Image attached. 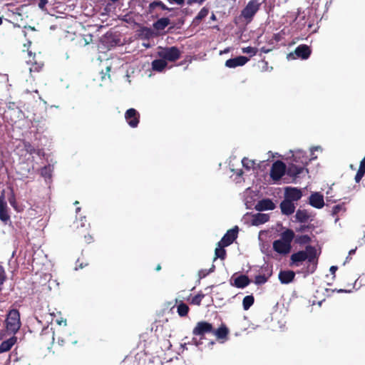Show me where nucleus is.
Here are the masks:
<instances>
[{"instance_id":"f257e3e1","label":"nucleus","mask_w":365,"mask_h":365,"mask_svg":"<svg viewBox=\"0 0 365 365\" xmlns=\"http://www.w3.org/2000/svg\"><path fill=\"white\" fill-rule=\"evenodd\" d=\"M305 262L302 273L310 274L315 272L318 264L317 250L312 245H307L305 250H300L293 253L290 257V265L299 267Z\"/></svg>"},{"instance_id":"f03ea898","label":"nucleus","mask_w":365,"mask_h":365,"mask_svg":"<svg viewBox=\"0 0 365 365\" xmlns=\"http://www.w3.org/2000/svg\"><path fill=\"white\" fill-rule=\"evenodd\" d=\"M294 232L292 230L287 229L280 235V239L273 242V250L280 255H287L292 249V242L294 238Z\"/></svg>"},{"instance_id":"7ed1b4c3","label":"nucleus","mask_w":365,"mask_h":365,"mask_svg":"<svg viewBox=\"0 0 365 365\" xmlns=\"http://www.w3.org/2000/svg\"><path fill=\"white\" fill-rule=\"evenodd\" d=\"M213 331V326L212 324L205 322L200 321L197 322L192 330V334L195 336H199V339L196 337L192 338V342L198 346L202 344V340L205 339V335L210 334Z\"/></svg>"},{"instance_id":"20e7f679","label":"nucleus","mask_w":365,"mask_h":365,"mask_svg":"<svg viewBox=\"0 0 365 365\" xmlns=\"http://www.w3.org/2000/svg\"><path fill=\"white\" fill-rule=\"evenodd\" d=\"M5 322L6 331L14 335L19 330L21 325L19 312L17 309L9 311Z\"/></svg>"},{"instance_id":"39448f33","label":"nucleus","mask_w":365,"mask_h":365,"mask_svg":"<svg viewBox=\"0 0 365 365\" xmlns=\"http://www.w3.org/2000/svg\"><path fill=\"white\" fill-rule=\"evenodd\" d=\"M29 58L26 60V63L29 66V73L31 77L35 80L36 74L41 72L43 69L44 63L41 61L40 56H36V53H32L31 51L28 52Z\"/></svg>"},{"instance_id":"423d86ee","label":"nucleus","mask_w":365,"mask_h":365,"mask_svg":"<svg viewBox=\"0 0 365 365\" xmlns=\"http://www.w3.org/2000/svg\"><path fill=\"white\" fill-rule=\"evenodd\" d=\"M158 56L163 58L166 62H175L180 58L181 52L176 46L160 48L158 51Z\"/></svg>"},{"instance_id":"0eeeda50","label":"nucleus","mask_w":365,"mask_h":365,"mask_svg":"<svg viewBox=\"0 0 365 365\" xmlns=\"http://www.w3.org/2000/svg\"><path fill=\"white\" fill-rule=\"evenodd\" d=\"M262 2L259 0H250L241 11V16L247 22H250L259 10Z\"/></svg>"},{"instance_id":"6e6552de","label":"nucleus","mask_w":365,"mask_h":365,"mask_svg":"<svg viewBox=\"0 0 365 365\" xmlns=\"http://www.w3.org/2000/svg\"><path fill=\"white\" fill-rule=\"evenodd\" d=\"M286 173V165L281 160L275 161L270 169V178L274 181L279 180Z\"/></svg>"},{"instance_id":"1a4fd4ad","label":"nucleus","mask_w":365,"mask_h":365,"mask_svg":"<svg viewBox=\"0 0 365 365\" xmlns=\"http://www.w3.org/2000/svg\"><path fill=\"white\" fill-rule=\"evenodd\" d=\"M307 165V161L306 158H304V160L301 161V164L290 163H289L288 167H286V173L287 175L296 178L304 171Z\"/></svg>"},{"instance_id":"9d476101","label":"nucleus","mask_w":365,"mask_h":365,"mask_svg":"<svg viewBox=\"0 0 365 365\" xmlns=\"http://www.w3.org/2000/svg\"><path fill=\"white\" fill-rule=\"evenodd\" d=\"M0 220L4 225H7L9 222H11L9 208L5 200L4 191L0 195Z\"/></svg>"},{"instance_id":"9b49d317","label":"nucleus","mask_w":365,"mask_h":365,"mask_svg":"<svg viewBox=\"0 0 365 365\" xmlns=\"http://www.w3.org/2000/svg\"><path fill=\"white\" fill-rule=\"evenodd\" d=\"M238 231L239 228L237 226H235L232 229L227 230L221 240L218 242L219 244L227 247L230 245L237 238Z\"/></svg>"},{"instance_id":"f8f14e48","label":"nucleus","mask_w":365,"mask_h":365,"mask_svg":"<svg viewBox=\"0 0 365 365\" xmlns=\"http://www.w3.org/2000/svg\"><path fill=\"white\" fill-rule=\"evenodd\" d=\"M125 118L131 128H136L140 122V113L135 108H129L125 111Z\"/></svg>"},{"instance_id":"ddd939ff","label":"nucleus","mask_w":365,"mask_h":365,"mask_svg":"<svg viewBox=\"0 0 365 365\" xmlns=\"http://www.w3.org/2000/svg\"><path fill=\"white\" fill-rule=\"evenodd\" d=\"M302 196L301 190L297 187H287L285 188L284 198L292 202L299 200Z\"/></svg>"},{"instance_id":"4468645a","label":"nucleus","mask_w":365,"mask_h":365,"mask_svg":"<svg viewBox=\"0 0 365 365\" xmlns=\"http://www.w3.org/2000/svg\"><path fill=\"white\" fill-rule=\"evenodd\" d=\"M249 61V58L240 56L233 58H230L225 61V66L228 68H236L244 66Z\"/></svg>"},{"instance_id":"2eb2a0df","label":"nucleus","mask_w":365,"mask_h":365,"mask_svg":"<svg viewBox=\"0 0 365 365\" xmlns=\"http://www.w3.org/2000/svg\"><path fill=\"white\" fill-rule=\"evenodd\" d=\"M275 207L276 206L272 200L266 198L259 200L255 205V208L257 211H264L272 210L275 208Z\"/></svg>"},{"instance_id":"dca6fc26","label":"nucleus","mask_w":365,"mask_h":365,"mask_svg":"<svg viewBox=\"0 0 365 365\" xmlns=\"http://www.w3.org/2000/svg\"><path fill=\"white\" fill-rule=\"evenodd\" d=\"M309 204L317 209L322 208L324 206V197L319 192H314L309 196Z\"/></svg>"},{"instance_id":"f3484780","label":"nucleus","mask_w":365,"mask_h":365,"mask_svg":"<svg viewBox=\"0 0 365 365\" xmlns=\"http://www.w3.org/2000/svg\"><path fill=\"white\" fill-rule=\"evenodd\" d=\"M346 210L347 209L345 202H341L332 207L331 215L335 217V222L339 221L340 217L344 215Z\"/></svg>"},{"instance_id":"a211bd4d","label":"nucleus","mask_w":365,"mask_h":365,"mask_svg":"<svg viewBox=\"0 0 365 365\" xmlns=\"http://www.w3.org/2000/svg\"><path fill=\"white\" fill-rule=\"evenodd\" d=\"M312 51L306 44L298 46L294 50V54L302 59H307L311 55Z\"/></svg>"},{"instance_id":"6ab92c4d","label":"nucleus","mask_w":365,"mask_h":365,"mask_svg":"<svg viewBox=\"0 0 365 365\" xmlns=\"http://www.w3.org/2000/svg\"><path fill=\"white\" fill-rule=\"evenodd\" d=\"M280 209L282 214L289 215L294 213L295 205L293 202L284 198L280 203Z\"/></svg>"},{"instance_id":"aec40b11","label":"nucleus","mask_w":365,"mask_h":365,"mask_svg":"<svg viewBox=\"0 0 365 365\" xmlns=\"http://www.w3.org/2000/svg\"><path fill=\"white\" fill-rule=\"evenodd\" d=\"M278 277L282 284H287L294 280L295 272L292 270H282L279 272Z\"/></svg>"},{"instance_id":"412c9836","label":"nucleus","mask_w":365,"mask_h":365,"mask_svg":"<svg viewBox=\"0 0 365 365\" xmlns=\"http://www.w3.org/2000/svg\"><path fill=\"white\" fill-rule=\"evenodd\" d=\"M269 220V215L264 213H256L252 215L251 224L254 226L262 225Z\"/></svg>"},{"instance_id":"4be33fe9","label":"nucleus","mask_w":365,"mask_h":365,"mask_svg":"<svg viewBox=\"0 0 365 365\" xmlns=\"http://www.w3.org/2000/svg\"><path fill=\"white\" fill-rule=\"evenodd\" d=\"M251 281L245 274H241L234 279L232 285L237 288L243 289L250 284Z\"/></svg>"},{"instance_id":"5701e85b","label":"nucleus","mask_w":365,"mask_h":365,"mask_svg":"<svg viewBox=\"0 0 365 365\" xmlns=\"http://www.w3.org/2000/svg\"><path fill=\"white\" fill-rule=\"evenodd\" d=\"M159 8L163 11H172V8H168L163 1L160 0L154 1L150 3L148 8V13L153 14L155 12V9Z\"/></svg>"},{"instance_id":"b1692460","label":"nucleus","mask_w":365,"mask_h":365,"mask_svg":"<svg viewBox=\"0 0 365 365\" xmlns=\"http://www.w3.org/2000/svg\"><path fill=\"white\" fill-rule=\"evenodd\" d=\"M215 336H216L217 339H221L222 341L227 340L229 334V329L225 325L222 324L218 329H215L213 328V331L212 332Z\"/></svg>"},{"instance_id":"393cba45","label":"nucleus","mask_w":365,"mask_h":365,"mask_svg":"<svg viewBox=\"0 0 365 365\" xmlns=\"http://www.w3.org/2000/svg\"><path fill=\"white\" fill-rule=\"evenodd\" d=\"M16 341L17 337L14 335L11 336L9 339L3 341L0 344V353L9 351Z\"/></svg>"},{"instance_id":"a878e982","label":"nucleus","mask_w":365,"mask_h":365,"mask_svg":"<svg viewBox=\"0 0 365 365\" xmlns=\"http://www.w3.org/2000/svg\"><path fill=\"white\" fill-rule=\"evenodd\" d=\"M152 69L154 71L162 72L168 66V63L163 59H155L151 63Z\"/></svg>"},{"instance_id":"bb28decb","label":"nucleus","mask_w":365,"mask_h":365,"mask_svg":"<svg viewBox=\"0 0 365 365\" xmlns=\"http://www.w3.org/2000/svg\"><path fill=\"white\" fill-rule=\"evenodd\" d=\"M170 21L168 18H161L154 22L153 28L157 31L164 30L169 24Z\"/></svg>"},{"instance_id":"cd10ccee","label":"nucleus","mask_w":365,"mask_h":365,"mask_svg":"<svg viewBox=\"0 0 365 365\" xmlns=\"http://www.w3.org/2000/svg\"><path fill=\"white\" fill-rule=\"evenodd\" d=\"M226 246H222V245L217 243V247L215 248V257L214 260H216L217 258H220L221 259H225L226 257V250H225V247Z\"/></svg>"},{"instance_id":"c85d7f7f","label":"nucleus","mask_w":365,"mask_h":365,"mask_svg":"<svg viewBox=\"0 0 365 365\" xmlns=\"http://www.w3.org/2000/svg\"><path fill=\"white\" fill-rule=\"evenodd\" d=\"M208 13L209 9L207 7H203L201 9L197 15L194 18L192 24L195 25H198L200 22L208 15Z\"/></svg>"},{"instance_id":"c756f323","label":"nucleus","mask_w":365,"mask_h":365,"mask_svg":"<svg viewBox=\"0 0 365 365\" xmlns=\"http://www.w3.org/2000/svg\"><path fill=\"white\" fill-rule=\"evenodd\" d=\"M295 217L299 222H307L309 218V215L306 210H298L296 212Z\"/></svg>"},{"instance_id":"7c9ffc66","label":"nucleus","mask_w":365,"mask_h":365,"mask_svg":"<svg viewBox=\"0 0 365 365\" xmlns=\"http://www.w3.org/2000/svg\"><path fill=\"white\" fill-rule=\"evenodd\" d=\"M189 307L184 302H180L177 307V312L181 317H186L189 312Z\"/></svg>"},{"instance_id":"2f4dec72","label":"nucleus","mask_w":365,"mask_h":365,"mask_svg":"<svg viewBox=\"0 0 365 365\" xmlns=\"http://www.w3.org/2000/svg\"><path fill=\"white\" fill-rule=\"evenodd\" d=\"M24 148L26 152L30 155L37 154L40 155L41 150L39 149H36L29 142L24 141Z\"/></svg>"},{"instance_id":"473e14b6","label":"nucleus","mask_w":365,"mask_h":365,"mask_svg":"<svg viewBox=\"0 0 365 365\" xmlns=\"http://www.w3.org/2000/svg\"><path fill=\"white\" fill-rule=\"evenodd\" d=\"M255 298L252 295L245 296L242 300V306L245 310H248L254 304Z\"/></svg>"},{"instance_id":"72a5a7b5","label":"nucleus","mask_w":365,"mask_h":365,"mask_svg":"<svg viewBox=\"0 0 365 365\" xmlns=\"http://www.w3.org/2000/svg\"><path fill=\"white\" fill-rule=\"evenodd\" d=\"M304 158H306L307 161L308 162L307 157L304 156L302 153H296L292 155V163H294V164H301V161L304 160Z\"/></svg>"},{"instance_id":"f704fd0d","label":"nucleus","mask_w":365,"mask_h":365,"mask_svg":"<svg viewBox=\"0 0 365 365\" xmlns=\"http://www.w3.org/2000/svg\"><path fill=\"white\" fill-rule=\"evenodd\" d=\"M311 242V237L307 235L297 236L295 242L299 245H306Z\"/></svg>"},{"instance_id":"c9c22d12","label":"nucleus","mask_w":365,"mask_h":365,"mask_svg":"<svg viewBox=\"0 0 365 365\" xmlns=\"http://www.w3.org/2000/svg\"><path fill=\"white\" fill-rule=\"evenodd\" d=\"M7 280V275L4 267L0 264V292L3 290V285Z\"/></svg>"},{"instance_id":"e433bc0d","label":"nucleus","mask_w":365,"mask_h":365,"mask_svg":"<svg viewBox=\"0 0 365 365\" xmlns=\"http://www.w3.org/2000/svg\"><path fill=\"white\" fill-rule=\"evenodd\" d=\"M205 295L202 292L198 293L197 295L192 297L190 302L191 304L200 306L201 304V302H202V299L205 297Z\"/></svg>"},{"instance_id":"4c0bfd02","label":"nucleus","mask_w":365,"mask_h":365,"mask_svg":"<svg viewBox=\"0 0 365 365\" xmlns=\"http://www.w3.org/2000/svg\"><path fill=\"white\" fill-rule=\"evenodd\" d=\"M242 166L247 170H250L251 168L255 165V162L252 160H250L247 158H243L242 160Z\"/></svg>"},{"instance_id":"58836bf2","label":"nucleus","mask_w":365,"mask_h":365,"mask_svg":"<svg viewBox=\"0 0 365 365\" xmlns=\"http://www.w3.org/2000/svg\"><path fill=\"white\" fill-rule=\"evenodd\" d=\"M269 279V276H266L265 274H258L255 277V283L256 284H263L267 282Z\"/></svg>"},{"instance_id":"ea45409f","label":"nucleus","mask_w":365,"mask_h":365,"mask_svg":"<svg viewBox=\"0 0 365 365\" xmlns=\"http://www.w3.org/2000/svg\"><path fill=\"white\" fill-rule=\"evenodd\" d=\"M9 202L10 203V205L12 206V207L16 210V211H20L19 209H18V206H17V202H16V196H15V194L14 192V190L13 189H11V195L9 197Z\"/></svg>"},{"instance_id":"a19ab883","label":"nucleus","mask_w":365,"mask_h":365,"mask_svg":"<svg viewBox=\"0 0 365 365\" xmlns=\"http://www.w3.org/2000/svg\"><path fill=\"white\" fill-rule=\"evenodd\" d=\"M41 175L45 178H51V170L50 166H44L41 169L40 171Z\"/></svg>"},{"instance_id":"79ce46f5","label":"nucleus","mask_w":365,"mask_h":365,"mask_svg":"<svg viewBox=\"0 0 365 365\" xmlns=\"http://www.w3.org/2000/svg\"><path fill=\"white\" fill-rule=\"evenodd\" d=\"M242 53H249L250 54V56H255L258 51V49L255 47L247 46L242 48Z\"/></svg>"},{"instance_id":"37998d69","label":"nucleus","mask_w":365,"mask_h":365,"mask_svg":"<svg viewBox=\"0 0 365 365\" xmlns=\"http://www.w3.org/2000/svg\"><path fill=\"white\" fill-rule=\"evenodd\" d=\"M215 269V266L214 264L212 265V267H210V269L207 270V269H202L199 272V276L200 278H203V277H205L207 274H209L210 273L214 272Z\"/></svg>"},{"instance_id":"c03bdc74","label":"nucleus","mask_w":365,"mask_h":365,"mask_svg":"<svg viewBox=\"0 0 365 365\" xmlns=\"http://www.w3.org/2000/svg\"><path fill=\"white\" fill-rule=\"evenodd\" d=\"M364 174L365 171L359 168L354 178L356 182L359 183L364 177Z\"/></svg>"},{"instance_id":"a18cd8bd","label":"nucleus","mask_w":365,"mask_h":365,"mask_svg":"<svg viewBox=\"0 0 365 365\" xmlns=\"http://www.w3.org/2000/svg\"><path fill=\"white\" fill-rule=\"evenodd\" d=\"M110 71V66H107L106 68V71L105 72L103 71H101V74H102L101 78H102V80L105 79L106 76H108V78H110V73H109Z\"/></svg>"},{"instance_id":"49530a36","label":"nucleus","mask_w":365,"mask_h":365,"mask_svg":"<svg viewBox=\"0 0 365 365\" xmlns=\"http://www.w3.org/2000/svg\"><path fill=\"white\" fill-rule=\"evenodd\" d=\"M47 3H48V0H39L38 7L41 10H45L46 9V5L47 4Z\"/></svg>"},{"instance_id":"de8ad7c7","label":"nucleus","mask_w":365,"mask_h":365,"mask_svg":"<svg viewBox=\"0 0 365 365\" xmlns=\"http://www.w3.org/2000/svg\"><path fill=\"white\" fill-rule=\"evenodd\" d=\"M83 237L86 243L89 244L92 242L93 237L91 235H84Z\"/></svg>"},{"instance_id":"09e8293b","label":"nucleus","mask_w":365,"mask_h":365,"mask_svg":"<svg viewBox=\"0 0 365 365\" xmlns=\"http://www.w3.org/2000/svg\"><path fill=\"white\" fill-rule=\"evenodd\" d=\"M205 0H188L187 4L191 5L192 4H202Z\"/></svg>"},{"instance_id":"8fccbe9b","label":"nucleus","mask_w":365,"mask_h":365,"mask_svg":"<svg viewBox=\"0 0 365 365\" xmlns=\"http://www.w3.org/2000/svg\"><path fill=\"white\" fill-rule=\"evenodd\" d=\"M232 170L236 174V175H237L239 177H242L244 174V172L242 169Z\"/></svg>"},{"instance_id":"3c124183","label":"nucleus","mask_w":365,"mask_h":365,"mask_svg":"<svg viewBox=\"0 0 365 365\" xmlns=\"http://www.w3.org/2000/svg\"><path fill=\"white\" fill-rule=\"evenodd\" d=\"M308 228H309V226L301 225L299 228L297 229V232H304Z\"/></svg>"},{"instance_id":"603ef678","label":"nucleus","mask_w":365,"mask_h":365,"mask_svg":"<svg viewBox=\"0 0 365 365\" xmlns=\"http://www.w3.org/2000/svg\"><path fill=\"white\" fill-rule=\"evenodd\" d=\"M359 169L365 171V157L360 162Z\"/></svg>"},{"instance_id":"864d4df0","label":"nucleus","mask_w":365,"mask_h":365,"mask_svg":"<svg viewBox=\"0 0 365 365\" xmlns=\"http://www.w3.org/2000/svg\"><path fill=\"white\" fill-rule=\"evenodd\" d=\"M168 1L170 3L175 2L178 5H182L185 2V0H168Z\"/></svg>"},{"instance_id":"5fc2aeb1","label":"nucleus","mask_w":365,"mask_h":365,"mask_svg":"<svg viewBox=\"0 0 365 365\" xmlns=\"http://www.w3.org/2000/svg\"><path fill=\"white\" fill-rule=\"evenodd\" d=\"M145 356V354L143 353V352H140V353H138L136 355H135V359H140L141 358H143V356Z\"/></svg>"},{"instance_id":"6e6d98bb","label":"nucleus","mask_w":365,"mask_h":365,"mask_svg":"<svg viewBox=\"0 0 365 365\" xmlns=\"http://www.w3.org/2000/svg\"><path fill=\"white\" fill-rule=\"evenodd\" d=\"M337 270V267L336 266H331L330 267V272L331 274H334L335 272Z\"/></svg>"},{"instance_id":"4d7b16f0","label":"nucleus","mask_w":365,"mask_h":365,"mask_svg":"<svg viewBox=\"0 0 365 365\" xmlns=\"http://www.w3.org/2000/svg\"><path fill=\"white\" fill-rule=\"evenodd\" d=\"M260 50H261L262 52L265 53H268L269 51V49H267L265 47L261 48Z\"/></svg>"},{"instance_id":"13d9d810","label":"nucleus","mask_w":365,"mask_h":365,"mask_svg":"<svg viewBox=\"0 0 365 365\" xmlns=\"http://www.w3.org/2000/svg\"><path fill=\"white\" fill-rule=\"evenodd\" d=\"M337 292H339V293H345V292H347V290L343 289H340L337 290Z\"/></svg>"},{"instance_id":"bf43d9fd","label":"nucleus","mask_w":365,"mask_h":365,"mask_svg":"<svg viewBox=\"0 0 365 365\" xmlns=\"http://www.w3.org/2000/svg\"><path fill=\"white\" fill-rule=\"evenodd\" d=\"M356 252V249L351 250L349 252V255H354Z\"/></svg>"},{"instance_id":"052dcab7","label":"nucleus","mask_w":365,"mask_h":365,"mask_svg":"<svg viewBox=\"0 0 365 365\" xmlns=\"http://www.w3.org/2000/svg\"><path fill=\"white\" fill-rule=\"evenodd\" d=\"M156 271H160L161 269V266L160 264H158L156 268H155Z\"/></svg>"},{"instance_id":"680f3d73","label":"nucleus","mask_w":365,"mask_h":365,"mask_svg":"<svg viewBox=\"0 0 365 365\" xmlns=\"http://www.w3.org/2000/svg\"><path fill=\"white\" fill-rule=\"evenodd\" d=\"M210 19H211L212 20H215V19H216V16H215V15L214 14H212V16H211V17H210Z\"/></svg>"},{"instance_id":"e2e57ef3","label":"nucleus","mask_w":365,"mask_h":365,"mask_svg":"<svg viewBox=\"0 0 365 365\" xmlns=\"http://www.w3.org/2000/svg\"><path fill=\"white\" fill-rule=\"evenodd\" d=\"M47 330H48V327H44L43 328V329H42V332L47 331Z\"/></svg>"},{"instance_id":"0e129e2a","label":"nucleus","mask_w":365,"mask_h":365,"mask_svg":"<svg viewBox=\"0 0 365 365\" xmlns=\"http://www.w3.org/2000/svg\"><path fill=\"white\" fill-rule=\"evenodd\" d=\"M81 226L82 227H86V225H85L83 222H81Z\"/></svg>"},{"instance_id":"69168bd1","label":"nucleus","mask_w":365,"mask_h":365,"mask_svg":"<svg viewBox=\"0 0 365 365\" xmlns=\"http://www.w3.org/2000/svg\"><path fill=\"white\" fill-rule=\"evenodd\" d=\"M78 267H79L80 268H81V269L84 267V266L83 265V264H82V263H81V264H80L78 265Z\"/></svg>"},{"instance_id":"338daca9","label":"nucleus","mask_w":365,"mask_h":365,"mask_svg":"<svg viewBox=\"0 0 365 365\" xmlns=\"http://www.w3.org/2000/svg\"><path fill=\"white\" fill-rule=\"evenodd\" d=\"M80 210H81V207H77L76 208V212H78Z\"/></svg>"},{"instance_id":"774afa93","label":"nucleus","mask_w":365,"mask_h":365,"mask_svg":"<svg viewBox=\"0 0 365 365\" xmlns=\"http://www.w3.org/2000/svg\"><path fill=\"white\" fill-rule=\"evenodd\" d=\"M2 22H3L2 18L0 16V25L2 24Z\"/></svg>"}]
</instances>
